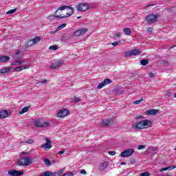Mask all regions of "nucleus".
I'll return each mask as SVG.
<instances>
[{"instance_id": "obj_6", "label": "nucleus", "mask_w": 176, "mask_h": 176, "mask_svg": "<svg viewBox=\"0 0 176 176\" xmlns=\"http://www.w3.org/2000/svg\"><path fill=\"white\" fill-rule=\"evenodd\" d=\"M34 124H35L36 126L37 127H41V128H47V126H50V123L47 122H42L39 120H37L34 122Z\"/></svg>"}, {"instance_id": "obj_5", "label": "nucleus", "mask_w": 176, "mask_h": 176, "mask_svg": "<svg viewBox=\"0 0 176 176\" xmlns=\"http://www.w3.org/2000/svg\"><path fill=\"white\" fill-rule=\"evenodd\" d=\"M134 153L133 148H128L120 153L121 157H130Z\"/></svg>"}, {"instance_id": "obj_46", "label": "nucleus", "mask_w": 176, "mask_h": 176, "mask_svg": "<svg viewBox=\"0 0 176 176\" xmlns=\"http://www.w3.org/2000/svg\"><path fill=\"white\" fill-rule=\"evenodd\" d=\"M148 76H149V77L152 78V77H154V76H155V74H153V73H152V72H150V73L148 74Z\"/></svg>"}, {"instance_id": "obj_51", "label": "nucleus", "mask_w": 176, "mask_h": 176, "mask_svg": "<svg viewBox=\"0 0 176 176\" xmlns=\"http://www.w3.org/2000/svg\"><path fill=\"white\" fill-rule=\"evenodd\" d=\"M171 175H172V174L169 173V174H166V175H165V176H171Z\"/></svg>"}, {"instance_id": "obj_26", "label": "nucleus", "mask_w": 176, "mask_h": 176, "mask_svg": "<svg viewBox=\"0 0 176 176\" xmlns=\"http://www.w3.org/2000/svg\"><path fill=\"white\" fill-rule=\"evenodd\" d=\"M44 163H45L46 166H50L51 165V161L47 158H45L44 160Z\"/></svg>"}, {"instance_id": "obj_20", "label": "nucleus", "mask_w": 176, "mask_h": 176, "mask_svg": "<svg viewBox=\"0 0 176 176\" xmlns=\"http://www.w3.org/2000/svg\"><path fill=\"white\" fill-rule=\"evenodd\" d=\"M130 52L131 54L134 56H138L142 53V52L140 50H136V49L131 50H130Z\"/></svg>"}, {"instance_id": "obj_19", "label": "nucleus", "mask_w": 176, "mask_h": 176, "mask_svg": "<svg viewBox=\"0 0 176 176\" xmlns=\"http://www.w3.org/2000/svg\"><path fill=\"white\" fill-rule=\"evenodd\" d=\"M8 112L6 110H1L0 111V119H3L8 117Z\"/></svg>"}, {"instance_id": "obj_27", "label": "nucleus", "mask_w": 176, "mask_h": 176, "mask_svg": "<svg viewBox=\"0 0 176 176\" xmlns=\"http://www.w3.org/2000/svg\"><path fill=\"white\" fill-rule=\"evenodd\" d=\"M147 64H148V60L147 59H143L141 60V65L142 66H146Z\"/></svg>"}, {"instance_id": "obj_14", "label": "nucleus", "mask_w": 176, "mask_h": 176, "mask_svg": "<svg viewBox=\"0 0 176 176\" xmlns=\"http://www.w3.org/2000/svg\"><path fill=\"white\" fill-rule=\"evenodd\" d=\"M87 29H80L78 31H75L74 36H80L81 35H84L85 33H87Z\"/></svg>"}, {"instance_id": "obj_54", "label": "nucleus", "mask_w": 176, "mask_h": 176, "mask_svg": "<svg viewBox=\"0 0 176 176\" xmlns=\"http://www.w3.org/2000/svg\"><path fill=\"white\" fill-rule=\"evenodd\" d=\"M2 75V73L0 72V76Z\"/></svg>"}, {"instance_id": "obj_40", "label": "nucleus", "mask_w": 176, "mask_h": 176, "mask_svg": "<svg viewBox=\"0 0 176 176\" xmlns=\"http://www.w3.org/2000/svg\"><path fill=\"white\" fill-rule=\"evenodd\" d=\"M145 147H146V146H144V145H140V146H138V149L139 151H140V150L144 149Z\"/></svg>"}, {"instance_id": "obj_17", "label": "nucleus", "mask_w": 176, "mask_h": 176, "mask_svg": "<svg viewBox=\"0 0 176 176\" xmlns=\"http://www.w3.org/2000/svg\"><path fill=\"white\" fill-rule=\"evenodd\" d=\"M13 67H7V68H2L1 69H0V72H1L2 75H4L5 74L10 73Z\"/></svg>"}, {"instance_id": "obj_39", "label": "nucleus", "mask_w": 176, "mask_h": 176, "mask_svg": "<svg viewBox=\"0 0 176 176\" xmlns=\"http://www.w3.org/2000/svg\"><path fill=\"white\" fill-rule=\"evenodd\" d=\"M120 43H121L120 41H116V42H114V43H112V45H113V46H117V45H118L120 44Z\"/></svg>"}, {"instance_id": "obj_2", "label": "nucleus", "mask_w": 176, "mask_h": 176, "mask_svg": "<svg viewBox=\"0 0 176 176\" xmlns=\"http://www.w3.org/2000/svg\"><path fill=\"white\" fill-rule=\"evenodd\" d=\"M21 53V50H17L14 52L12 56L13 61L11 62L10 63L11 66H19L20 65L25 63V61L21 60V58H23V56H20Z\"/></svg>"}, {"instance_id": "obj_3", "label": "nucleus", "mask_w": 176, "mask_h": 176, "mask_svg": "<svg viewBox=\"0 0 176 176\" xmlns=\"http://www.w3.org/2000/svg\"><path fill=\"white\" fill-rule=\"evenodd\" d=\"M151 126L152 122L146 120L132 124V128L134 129H144Z\"/></svg>"}, {"instance_id": "obj_25", "label": "nucleus", "mask_w": 176, "mask_h": 176, "mask_svg": "<svg viewBox=\"0 0 176 176\" xmlns=\"http://www.w3.org/2000/svg\"><path fill=\"white\" fill-rule=\"evenodd\" d=\"M124 33L126 34V35H130L131 34V30L129 28H124Z\"/></svg>"}, {"instance_id": "obj_10", "label": "nucleus", "mask_w": 176, "mask_h": 176, "mask_svg": "<svg viewBox=\"0 0 176 176\" xmlns=\"http://www.w3.org/2000/svg\"><path fill=\"white\" fill-rule=\"evenodd\" d=\"M69 113L68 109H62L58 113V118H64L66 117Z\"/></svg>"}, {"instance_id": "obj_56", "label": "nucleus", "mask_w": 176, "mask_h": 176, "mask_svg": "<svg viewBox=\"0 0 176 176\" xmlns=\"http://www.w3.org/2000/svg\"><path fill=\"white\" fill-rule=\"evenodd\" d=\"M175 151H176V147H175Z\"/></svg>"}, {"instance_id": "obj_30", "label": "nucleus", "mask_w": 176, "mask_h": 176, "mask_svg": "<svg viewBox=\"0 0 176 176\" xmlns=\"http://www.w3.org/2000/svg\"><path fill=\"white\" fill-rule=\"evenodd\" d=\"M39 176H51V172L50 171L45 172L43 174H41Z\"/></svg>"}, {"instance_id": "obj_18", "label": "nucleus", "mask_w": 176, "mask_h": 176, "mask_svg": "<svg viewBox=\"0 0 176 176\" xmlns=\"http://www.w3.org/2000/svg\"><path fill=\"white\" fill-rule=\"evenodd\" d=\"M10 59L9 56H0V63H6L9 61Z\"/></svg>"}, {"instance_id": "obj_48", "label": "nucleus", "mask_w": 176, "mask_h": 176, "mask_svg": "<svg viewBox=\"0 0 176 176\" xmlns=\"http://www.w3.org/2000/svg\"><path fill=\"white\" fill-rule=\"evenodd\" d=\"M64 153H65V151H61L58 152V155H62V154H64Z\"/></svg>"}, {"instance_id": "obj_32", "label": "nucleus", "mask_w": 176, "mask_h": 176, "mask_svg": "<svg viewBox=\"0 0 176 176\" xmlns=\"http://www.w3.org/2000/svg\"><path fill=\"white\" fill-rule=\"evenodd\" d=\"M28 144H32L34 143V140L32 139H29L25 142Z\"/></svg>"}, {"instance_id": "obj_55", "label": "nucleus", "mask_w": 176, "mask_h": 176, "mask_svg": "<svg viewBox=\"0 0 176 176\" xmlns=\"http://www.w3.org/2000/svg\"><path fill=\"white\" fill-rule=\"evenodd\" d=\"M142 118V116H140V117H139V118Z\"/></svg>"}, {"instance_id": "obj_22", "label": "nucleus", "mask_w": 176, "mask_h": 176, "mask_svg": "<svg viewBox=\"0 0 176 176\" xmlns=\"http://www.w3.org/2000/svg\"><path fill=\"white\" fill-rule=\"evenodd\" d=\"M41 41V37L36 36L30 42H32V45L39 43Z\"/></svg>"}, {"instance_id": "obj_21", "label": "nucleus", "mask_w": 176, "mask_h": 176, "mask_svg": "<svg viewBox=\"0 0 176 176\" xmlns=\"http://www.w3.org/2000/svg\"><path fill=\"white\" fill-rule=\"evenodd\" d=\"M176 168L175 166H171L169 167H166V168H162L160 169V172H164V171H166V170H169L170 171L171 170H174Z\"/></svg>"}, {"instance_id": "obj_7", "label": "nucleus", "mask_w": 176, "mask_h": 176, "mask_svg": "<svg viewBox=\"0 0 176 176\" xmlns=\"http://www.w3.org/2000/svg\"><path fill=\"white\" fill-rule=\"evenodd\" d=\"M23 174V170H16L15 169L8 170V175L10 176H21Z\"/></svg>"}, {"instance_id": "obj_23", "label": "nucleus", "mask_w": 176, "mask_h": 176, "mask_svg": "<svg viewBox=\"0 0 176 176\" xmlns=\"http://www.w3.org/2000/svg\"><path fill=\"white\" fill-rule=\"evenodd\" d=\"M157 113V110L153 109L146 111L147 115H155Z\"/></svg>"}, {"instance_id": "obj_34", "label": "nucleus", "mask_w": 176, "mask_h": 176, "mask_svg": "<svg viewBox=\"0 0 176 176\" xmlns=\"http://www.w3.org/2000/svg\"><path fill=\"white\" fill-rule=\"evenodd\" d=\"M133 54H131V51L127 52H124V56H126V57H129L131 56H132Z\"/></svg>"}, {"instance_id": "obj_41", "label": "nucleus", "mask_w": 176, "mask_h": 176, "mask_svg": "<svg viewBox=\"0 0 176 176\" xmlns=\"http://www.w3.org/2000/svg\"><path fill=\"white\" fill-rule=\"evenodd\" d=\"M74 100L76 102H78L80 101V99L76 96H74Z\"/></svg>"}, {"instance_id": "obj_37", "label": "nucleus", "mask_w": 176, "mask_h": 176, "mask_svg": "<svg viewBox=\"0 0 176 176\" xmlns=\"http://www.w3.org/2000/svg\"><path fill=\"white\" fill-rule=\"evenodd\" d=\"M66 26V24H62L58 27V30H60Z\"/></svg>"}, {"instance_id": "obj_53", "label": "nucleus", "mask_w": 176, "mask_h": 176, "mask_svg": "<svg viewBox=\"0 0 176 176\" xmlns=\"http://www.w3.org/2000/svg\"><path fill=\"white\" fill-rule=\"evenodd\" d=\"M25 142H23V141H22V142H21V144H23Z\"/></svg>"}, {"instance_id": "obj_28", "label": "nucleus", "mask_w": 176, "mask_h": 176, "mask_svg": "<svg viewBox=\"0 0 176 176\" xmlns=\"http://www.w3.org/2000/svg\"><path fill=\"white\" fill-rule=\"evenodd\" d=\"M15 12H16V8H14V9H12V10H10L8 12H6V14H12Z\"/></svg>"}, {"instance_id": "obj_1", "label": "nucleus", "mask_w": 176, "mask_h": 176, "mask_svg": "<svg viewBox=\"0 0 176 176\" xmlns=\"http://www.w3.org/2000/svg\"><path fill=\"white\" fill-rule=\"evenodd\" d=\"M74 13V8L71 6H63L56 10V15H50L47 17L48 20L54 21L56 18L65 19L72 16Z\"/></svg>"}, {"instance_id": "obj_42", "label": "nucleus", "mask_w": 176, "mask_h": 176, "mask_svg": "<svg viewBox=\"0 0 176 176\" xmlns=\"http://www.w3.org/2000/svg\"><path fill=\"white\" fill-rule=\"evenodd\" d=\"M116 154V151H109V155L111 156H115Z\"/></svg>"}, {"instance_id": "obj_43", "label": "nucleus", "mask_w": 176, "mask_h": 176, "mask_svg": "<svg viewBox=\"0 0 176 176\" xmlns=\"http://www.w3.org/2000/svg\"><path fill=\"white\" fill-rule=\"evenodd\" d=\"M62 176H74V173H65V174H63Z\"/></svg>"}, {"instance_id": "obj_16", "label": "nucleus", "mask_w": 176, "mask_h": 176, "mask_svg": "<svg viewBox=\"0 0 176 176\" xmlns=\"http://www.w3.org/2000/svg\"><path fill=\"white\" fill-rule=\"evenodd\" d=\"M22 161L24 162L25 166H29L32 163V160L30 157H25L24 158H22Z\"/></svg>"}, {"instance_id": "obj_52", "label": "nucleus", "mask_w": 176, "mask_h": 176, "mask_svg": "<svg viewBox=\"0 0 176 176\" xmlns=\"http://www.w3.org/2000/svg\"><path fill=\"white\" fill-rule=\"evenodd\" d=\"M173 97H175L176 98V93L175 94V95L173 96Z\"/></svg>"}, {"instance_id": "obj_33", "label": "nucleus", "mask_w": 176, "mask_h": 176, "mask_svg": "<svg viewBox=\"0 0 176 176\" xmlns=\"http://www.w3.org/2000/svg\"><path fill=\"white\" fill-rule=\"evenodd\" d=\"M65 170V168H63L62 169H60V170L56 171V173H58L59 175H62V173H63Z\"/></svg>"}, {"instance_id": "obj_38", "label": "nucleus", "mask_w": 176, "mask_h": 176, "mask_svg": "<svg viewBox=\"0 0 176 176\" xmlns=\"http://www.w3.org/2000/svg\"><path fill=\"white\" fill-rule=\"evenodd\" d=\"M140 176H150V173L148 172H144L143 173H141V175H140Z\"/></svg>"}, {"instance_id": "obj_29", "label": "nucleus", "mask_w": 176, "mask_h": 176, "mask_svg": "<svg viewBox=\"0 0 176 176\" xmlns=\"http://www.w3.org/2000/svg\"><path fill=\"white\" fill-rule=\"evenodd\" d=\"M111 122V121L108 119H106L103 121V124L104 126H107L108 124H109V123Z\"/></svg>"}, {"instance_id": "obj_35", "label": "nucleus", "mask_w": 176, "mask_h": 176, "mask_svg": "<svg viewBox=\"0 0 176 176\" xmlns=\"http://www.w3.org/2000/svg\"><path fill=\"white\" fill-rule=\"evenodd\" d=\"M18 164H19V166H25V163L22 159H21V160L18 161Z\"/></svg>"}, {"instance_id": "obj_49", "label": "nucleus", "mask_w": 176, "mask_h": 176, "mask_svg": "<svg viewBox=\"0 0 176 176\" xmlns=\"http://www.w3.org/2000/svg\"><path fill=\"white\" fill-rule=\"evenodd\" d=\"M80 173H81V174H86V173H87V171H85V170H82L80 171Z\"/></svg>"}, {"instance_id": "obj_15", "label": "nucleus", "mask_w": 176, "mask_h": 176, "mask_svg": "<svg viewBox=\"0 0 176 176\" xmlns=\"http://www.w3.org/2000/svg\"><path fill=\"white\" fill-rule=\"evenodd\" d=\"M109 165V164L108 163V162L104 161V162H102L101 164H100L99 170L101 171H103L104 170H106L107 168V166Z\"/></svg>"}, {"instance_id": "obj_4", "label": "nucleus", "mask_w": 176, "mask_h": 176, "mask_svg": "<svg viewBox=\"0 0 176 176\" xmlns=\"http://www.w3.org/2000/svg\"><path fill=\"white\" fill-rule=\"evenodd\" d=\"M158 16L155 14H150L149 15H147L146 17V20L147 23H155L157 21Z\"/></svg>"}, {"instance_id": "obj_44", "label": "nucleus", "mask_w": 176, "mask_h": 176, "mask_svg": "<svg viewBox=\"0 0 176 176\" xmlns=\"http://www.w3.org/2000/svg\"><path fill=\"white\" fill-rule=\"evenodd\" d=\"M61 175L55 172L54 173H51V176H60Z\"/></svg>"}, {"instance_id": "obj_8", "label": "nucleus", "mask_w": 176, "mask_h": 176, "mask_svg": "<svg viewBox=\"0 0 176 176\" xmlns=\"http://www.w3.org/2000/svg\"><path fill=\"white\" fill-rule=\"evenodd\" d=\"M77 9L79 12H85L89 9V5L85 3H79Z\"/></svg>"}, {"instance_id": "obj_45", "label": "nucleus", "mask_w": 176, "mask_h": 176, "mask_svg": "<svg viewBox=\"0 0 176 176\" xmlns=\"http://www.w3.org/2000/svg\"><path fill=\"white\" fill-rule=\"evenodd\" d=\"M39 83H41V85H45L47 83V80H41L39 82Z\"/></svg>"}, {"instance_id": "obj_12", "label": "nucleus", "mask_w": 176, "mask_h": 176, "mask_svg": "<svg viewBox=\"0 0 176 176\" xmlns=\"http://www.w3.org/2000/svg\"><path fill=\"white\" fill-rule=\"evenodd\" d=\"M63 63V61H55V62L52 63V64L51 65V67H50L51 69H55L58 67H60Z\"/></svg>"}, {"instance_id": "obj_47", "label": "nucleus", "mask_w": 176, "mask_h": 176, "mask_svg": "<svg viewBox=\"0 0 176 176\" xmlns=\"http://www.w3.org/2000/svg\"><path fill=\"white\" fill-rule=\"evenodd\" d=\"M121 36V33L120 32H117L116 34H115V36L116 37H120Z\"/></svg>"}, {"instance_id": "obj_36", "label": "nucleus", "mask_w": 176, "mask_h": 176, "mask_svg": "<svg viewBox=\"0 0 176 176\" xmlns=\"http://www.w3.org/2000/svg\"><path fill=\"white\" fill-rule=\"evenodd\" d=\"M57 49L58 47L56 45H52L50 47H49V50H56Z\"/></svg>"}, {"instance_id": "obj_50", "label": "nucleus", "mask_w": 176, "mask_h": 176, "mask_svg": "<svg viewBox=\"0 0 176 176\" xmlns=\"http://www.w3.org/2000/svg\"><path fill=\"white\" fill-rule=\"evenodd\" d=\"M125 164H126V162H124L120 163L121 166H123V165H125Z\"/></svg>"}, {"instance_id": "obj_9", "label": "nucleus", "mask_w": 176, "mask_h": 176, "mask_svg": "<svg viewBox=\"0 0 176 176\" xmlns=\"http://www.w3.org/2000/svg\"><path fill=\"white\" fill-rule=\"evenodd\" d=\"M112 82V81L109 78H105L103 82H100L99 85H98L97 89H102L104 86L109 85Z\"/></svg>"}, {"instance_id": "obj_24", "label": "nucleus", "mask_w": 176, "mask_h": 176, "mask_svg": "<svg viewBox=\"0 0 176 176\" xmlns=\"http://www.w3.org/2000/svg\"><path fill=\"white\" fill-rule=\"evenodd\" d=\"M29 109H30V108H29V107H24L23 109H21V111H19V114L22 115V114H23V113L28 112V111Z\"/></svg>"}, {"instance_id": "obj_31", "label": "nucleus", "mask_w": 176, "mask_h": 176, "mask_svg": "<svg viewBox=\"0 0 176 176\" xmlns=\"http://www.w3.org/2000/svg\"><path fill=\"white\" fill-rule=\"evenodd\" d=\"M144 99H140L133 102V104H140Z\"/></svg>"}, {"instance_id": "obj_13", "label": "nucleus", "mask_w": 176, "mask_h": 176, "mask_svg": "<svg viewBox=\"0 0 176 176\" xmlns=\"http://www.w3.org/2000/svg\"><path fill=\"white\" fill-rule=\"evenodd\" d=\"M29 68H30V67L28 65H25V66L20 65V66H18L16 67H14V72H20L21 71H23L24 69H28Z\"/></svg>"}, {"instance_id": "obj_11", "label": "nucleus", "mask_w": 176, "mask_h": 176, "mask_svg": "<svg viewBox=\"0 0 176 176\" xmlns=\"http://www.w3.org/2000/svg\"><path fill=\"white\" fill-rule=\"evenodd\" d=\"M45 141H47V143L41 144V148L50 150L52 148L51 140L48 138H45Z\"/></svg>"}]
</instances>
